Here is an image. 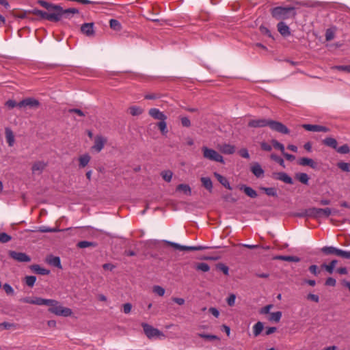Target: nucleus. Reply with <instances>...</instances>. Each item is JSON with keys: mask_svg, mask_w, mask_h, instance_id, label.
<instances>
[{"mask_svg": "<svg viewBox=\"0 0 350 350\" xmlns=\"http://www.w3.org/2000/svg\"><path fill=\"white\" fill-rule=\"evenodd\" d=\"M34 304L38 306H49V311L57 316L70 317L72 314L70 308L63 307L59 305V301L55 299L34 297Z\"/></svg>", "mask_w": 350, "mask_h": 350, "instance_id": "nucleus-1", "label": "nucleus"}, {"mask_svg": "<svg viewBox=\"0 0 350 350\" xmlns=\"http://www.w3.org/2000/svg\"><path fill=\"white\" fill-rule=\"evenodd\" d=\"M273 18L278 21H284L295 17L297 13L295 8L293 6H278L270 10Z\"/></svg>", "mask_w": 350, "mask_h": 350, "instance_id": "nucleus-2", "label": "nucleus"}, {"mask_svg": "<svg viewBox=\"0 0 350 350\" xmlns=\"http://www.w3.org/2000/svg\"><path fill=\"white\" fill-rule=\"evenodd\" d=\"M39 4L46 8L49 12H59V14H66V15H71L74 14H78L79 10L77 8H68V9H63L62 7H61L59 5H55L53 3H50L49 2H46L45 1L40 0L39 1Z\"/></svg>", "mask_w": 350, "mask_h": 350, "instance_id": "nucleus-3", "label": "nucleus"}, {"mask_svg": "<svg viewBox=\"0 0 350 350\" xmlns=\"http://www.w3.org/2000/svg\"><path fill=\"white\" fill-rule=\"evenodd\" d=\"M32 13L42 19H46L51 22H58L63 18H70V15L59 14V12H44L34 9Z\"/></svg>", "mask_w": 350, "mask_h": 350, "instance_id": "nucleus-4", "label": "nucleus"}, {"mask_svg": "<svg viewBox=\"0 0 350 350\" xmlns=\"http://www.w3.org/2000/svg\"><path fill=\"white\" fill-rule=\"evenodd\" d=\"M334 212L335 211L330 208H321L313 207L306 210L307 215L314 218L328 217Z\"/></svg>", "mask_w": 350, "mask_h": 350, "instance_id": "nucleus-5", "label": "nucleus"}, {"mask_svg": "<svg viewBox=\"0 0 350 350\" xmlns=\"http://www.w3.org/2000/svg\"><path fill=\"white\" fill-rule=\"evenodd\" d=\"M322 252L325 254H334L345 259H350V251H345L333 246H325L321 248Z\"/></svg>", "mask_w": 350, "mask_h": 350, "instance_id": "nucleus-6", "label": "nucleus"}, {"mask_svg": "<svg viewBox=\"0 0 350 350\" xmlns=\"http://www.w3.org/2000/svg\"><path fill=\"white\" fill-rule=\"evenodd\" d=\"M323 142L325 145L335 149L338 153H349L350 152V148L347 144H344L337 148L338 142L334 138L327 137L323 139Z\"/></svg>", "mask_w": 350, "mask_h": 350, "instance_id": "nucleus-7", "label": "nucleus"}, {"mask_svg": "<svg viewBox=\"0 0 350 350\" xmlns=\"http://www.w3.org/2000/svg\"><path fill=\"white\" fill-rule=\"evenodd\" d=\"M142 327H143L144 332L145 335L149 338L151 339L154 337H161L164 336V334L158 329L153 327L152 325L146 323H142Z\"/></svg>", "mask_w": 350, "mask_h": 350, "instance_id": "nucleus-8", "label": "nucleus"}, {"mask_svg": "<svg viewBox=\"0 0 350 350\" xmlns=\"http://www.w3.org/2000/svg\"><path fill=\"white\" fill-rule=\"evenodd\" d=\"M40 106V102L34 98H26L18 103V108L37 109Z\"/></svg>", "mask_w": 350, "mask_h": 350, "instance_id": "nucleus-9", "label": "nucleus"}, {"mask_svg": "<svg viewBox=\"0 0 350 350\" xmlns=\"http://www.w3.org/2000/svg\"><path fill=\"white\" fill-rule=\"evenodd\" d=\"M268 126L271 130L282 134H288L290 133L289 129L284 124L278 121L269 120Z\"/></svg>", "mask_w": 350, "mask_h": 350, "instance_id": "nucleus-10", "label": "nucleus"}, {"mask_svg": "<svg viewBox=\"0 0 350 350\" xmlns=\"http://www.w3.org/2000/svg\"><path fill=\"white\" fill-rule=\"evenodd\" d=\"M167 243L175 249L180 251H200L208 249V246L198 245V246H185L180 245L178 243L173 242H167Z\"/></svg>", "mask_w": 350, "mask_h": 350, "instance_id": "nucleus-11", "label": "nucleus"}, {"mask_svg": "<svg viewBox=\"0 0 350 350\" xmlns=\"http://www.w3.org/2000/svg\"><path fill=\"white\" fill-rule=\"evenodd\" d=\"M9 256L14 260L21 262H27L31 261V258L23 252L10 251Z\"/></svg>", "mask_w": 350, "mask_h": 350, "instance_id": "nucleus-12", "label": "nucleus"}, {"mask_svg": "<svg viewBox=\"0 0 350 350\" xmlns=\"http://www.w3.org/2000/svg\"><path fill=\"white\" fill-rule=\"evenodd\" d=\"M107 138L102 135H96L94 138V144L92 146V149L94 151L100 152L104 145L107 143Z\"/></svg>", "mask_w": 350, "mask_h": 350, "instance_id": "nucleus-13", "label": "nucleus"}, {"mask_svg": "<svg viewBox=\"0 0 350 350\" xmlns=\"http://www.w3.org/2000/svg\"><path fill=\"white\" fill-rule=\"evenodd\" d=\"M304 129L308 131L312 132H327L329 131V129L325 126L317 125V124H304L301 126Z\"/></svg>", "mask_w": 350, "mask_h": 350, "instance_id": "nucleus-14", "label": "nucleus"}, {"mask_svg": "<svg viewBox=\"0 0 350 350\" xmlns=\"http://www.w3.org/2000/svg\"><path fill=\"white\" fill-rule=\"evenodd\" d=\"M149 115L155 120H165L167 119V116L159 109L157 108H151L148 111Z\"/></svg>", "mask_w": 350, "mask_h": 350, "instance_id": "nucleus-15", "label": "nucleus"}, {"mask_svg": "<svg viewBox=\"0 0 350 350\" xmlns=\"http://www.w3.org/2000/svg\"><path fill=\"white\" fill-rule=\"evenodd\" d=\"M269 120L267 119H258V120H251L248 122V126L250 127L258 128V127H264L268 126Z\"/></svg>", "mask_w": 350, "mask_h": 350, "instance_id": "nucleus-16", "label": "nucleus"}, {"mask_svg": "<svg viewBox=\"0 0 350 350\" xmlns=\"http://www.w3.org/2000/svg\"><path fill=\"white\" fill-rule=\"evenodd\" d=\"M278 31L284 37H287L291 35V31L288 26L284 23L280 21L277 25Z\"/></svg>", "mask_w": 350, "mask_h": 350, "instance_id": "nucleus-17", "label": "nucleus"}, {"mask_svg": "<svg viewBox=\"0 0 350 350\" xmlns=\"http://www.w3.org/2000/svg\"><path fill=\"white\" fill-rule=\"evenodd\" d=\"M273 178L287 184H293V179L285 172L275 173Z\"/></svg>", "mask_w": 350, "mask_h": 350, "instance_id": "nucleus-18", "label": "nucleus"}, {"mask_svg": "<svg viewBox=\"0 0 350 350\" xmlns=\"http://www.w3.org/2000/svg\"><path fill=\"white\" fill-rule=\"evenodd\" d=\"M81 31L88 36H93L94 34V23H90L83 24L81 27Z\"/></svg>", "mask_w": 350, "mask_h": 350, "instance_id": "nucleus-19", "label": "nucleus"}, {"mask_svg": "<svg viewBox=\"0 0 350 350\" xmlns=\"http://www.w3.org/2000/svg\"><path fill=\"white\" fill-rule=\"evenodd\" d=\"M251 172L257 178H261L264 176V170L258 163H255L251 166Z\"/></svg>", "mask_w": 350, "mask_h": 350, "instance_id": "nucleus-20", "label": "nucleus"}, {"mask_svg": "<svg viewBox=\"0 0 350 350\" xmlns=\"http://www.w3.org/2000/svg\"><path fill=\"white\" fill-rule=\"evenodd\" d=\"M46 163H44V161H36L33 164L31 170L33 173L40 174L46 167Z\"/></svg>", "mask_w": 350, "mask_h": 350, "instance_id": "nucleus-21", "label": "nucleus"}, {"mask_svg": "<svg viewBox=\"0 0 350 350\" xmlns=\"http://www.w3.org/2000/svg\"><path fill=\"white\" fill-rule=\"evenodd\" d=\"M29 268L33 272L42 275H48L50 273L49 270L41 267L39 265H31Z\"/></svg>", "mask_w": 350, "mask_h": 350, "instance_id": "nucleus-22", "label": "nucleus"}, {"mask_svg": "<svg viewBox=\"0 0 350 350\" xmlns=\"http://www.w3.org/2000/svg\"><path fill=\"white\" fill-rule=\"evenodd\" d=\"M46 262L51 265L57 268H62L60 258L58 256H53L52 255L48 256L46 258Z\"/></svg>", "mask_w": 350, "mask_h": 350, "instance_id": "nucleus-23", "label": "nucleus"}, {"mask_svg": "<svg viewBox=\"0 0 350 350\" xmlns=\"http://www.w3.org/2000/svg\"><path fill=\"white\" fill-rule=\"evenodd\" d=\"M240 189L243 190L247 196L252 198H255L258 196L256 191L250 187L243 185Z\"/></svg>", "mask_w": 350, "mask_h": 350, "instance_id": "nucleus-24", "label": "nucleus"}, {"mask_svg": "<svg viewBox=\"0 0 350 350\" xmlns=\"http://www.w3.org/2000/svg\"><path fill=\"white\" fill-rule=\"evenodd\" d=\"M282 316V312L277 311L275 312L270 313L267 319L271 322L278 323L280 321Z\"/></svg>", "mask_w": 350, "mask_h": 350, "instance_id": "nucleus-25", "label": "nucleus"}, {"mask_svg": "<svg viewBox=\"0 0 350 350\" xmlns=\"http://www.w3.org/2000/svg\"><path fill=\"white\" fill-rule=\"evenodd\" d=\"M5 137L7 142L8 143L9 146H12L14 142V135L12 130L9 128L5 129Z\"/></svg>", "mask_w": 350, "mask_h": 350, "instance_id": "nucleus-26", "label": "nucleus"}, {"mask_svg": "<svg viewBox=\"0 0 350 350\" xmlns=\"http://www.w3.org/2000/svg\"><path fill=\"white\" fill-rule=\"evenodd\" d=\"M215 176L217 177V180L222 185H224L228 189L232 190V187H230L229 182L228 181V180L225 177H224V176H222L220 174H217V173H215Z\"/></svg>", "mask_w": 350, "mask_h": 350, "instance_id": "nucleus-27", "label": "nucleus"}, {"mask_svg": "<svg viewBox=\"0 0 350 350\" xmlns=\"http://www.w3.org/2000/svg\"><path fill=\"white\" fill-rule=\"evenodd\" d=\"M275 259L295 262H297L300 260V258L295 256H278L275 257Z\"/></svg>", "mask_w": 350, "mask_h": 350, "instance_id": "nucleus-28", "label": "nucleus"}, {"mask_svg": "<svg viewBox=\"0 0 350 350\" xmlns=\"http://www.w3.org/2000/svg\"><path fill=\"white\" fill-rule=\"evenodd\" d=\"M264 328L263 323L260 321L257 322L253 326V333L254 336H258L260 334L262 329Z\"/></svg>", "mask_w": 350, "mask_h": 350, "instance_id": "nucleus-29", "label": "nucleus"}, {"mask_svg": "<svg viewBox=\"0 0 350 350\" xmlns=\"http://www.w3.org/2000/svg\"><path fill=\"white\" fill-rule=\"evenodd\" d=\"M201 182L202 185L209 191H212L213 189V183L210 178L208 177H202L201 178Z\"/></svg>", "mask_w": 350, "mask_h": 350, "instance_id": "nucleus-30", "label": "nucleus"}, {"mask_svg": "<svg viewBox=\"0 0 350 350\" xmlns=\"http://www.w3.org/2000/svg\"><path fill=\"white\" fill-rule=\"evenodd\" d=\"M129 113L133 116H139L141 115L144 110L142 108L138 107V106H131L129 108Z\"/></svg>", "mask_w": 350, "mask_h": 350, "instance_id": "nucleus-31", "label": "nucleus"}, {"mask_svg": "<svg viewBox=\"0 0 350 350\" xmlns=\"http://www.w3.org/2000/svg\"><path fill=\"white\" fill-rule=\"evenodd\" d=\"M260 189L269 196L276 197L278 196L277 189L275 187H260Z\"/></svg>", "mask_w": 350, "mask_h": 350, "instance_id": "nucleus-32", "label": "nucleus"}, {"mask_svg": "<svg viewBox=\"0 0 350 350\" xmlns=\"http://www.w3.org/2000/svg\"><path fill=\"white\" fill-rule=\"evenodd\" d=\"M299 163L304 166L308 165L312 167H315V163H314V161L311 159L306 158V157L301 158L299 160Z\"/></svg>", "mask_w": 350, "mask_h": 350, "instance_id": "nucleus-33", "label": "nucleus"}, {"mask_svg": "<svg viewBox=\"0 0 350 350\" xmlns=\"http://www.w3.org/2000/svg\"><path fill=\"white\" fill-rule=\"evenodd\" d=\"M337 262L338 261L336 260H333L329 265L323 264L321 267L325 268L328 273H332Z\"/></svg>", "mask_w": 350, "mask_h": 350, "instance_id": "nucleus-34", "label": "nucleus"}, {"mask_svg": "<svg viewBox=\"0 0 350 350\" xmlns=\"http://www.w3.org/2000/svg\"><path fill=\"white\" fill-rule=\"evenodd\" d=\"M176 190L179 191H183L184 193L187 195H191V188L188 185L180 184L177 186Z\"/></svg>", "mask_w": 350, "mask_h": 350, "instance_id": "nucleus-35", "label": "nucleus"}, {"mask_svg": "<svg viewBox=\"0 0 350 350\" xmlns=\"http://www.w3.org/2000/svg\"><path fill=\"white\" fill-rule=\"evenodd\" d=\"M97 244L95 242L82 241L77 243V247L79 248H86L89 247H96Z\"/></svg>", "mask_w": 350, "mask_h": 350, "instance_id": "nucleus-36", "label": "nucleus"}, {"mask_svg": "<svg viewBox=\"0 0 350 350\" xmlns=\"http://www.w3.org/2000/svg\"><path fill=\"white\" fill-rule=\"evenodd\" d=\"M110 27L115 31H120L122 25L116 19H111L109 21Z\"/></svg>", "mask_w": 350, "mask_h": 350, "instance_id": "nucleus-37", "label": "nucleus"}, {"mask_svg": "<svg viewBox=\"0 0 350 350\" xmlns=\"http://www.w3.org/2000/svg\"><path fill=\"white\" fill-rule=\"evenodd\" d=\"M90 160V157L88 154H83L79 159V166L81 167H85Z\"/></svg>", "mask_w": 350, "mask_h": 350, "instance_id": "nucleus-38", "label": "nucleus"}, {"mask_svg": "<svg viewBox=\"0 0 350 350\" xmlns=\"http://www.w3.org/2000/svg\"><path fill=\"white\" fill-rule=\"evenodd\" d=\"M204 157L211 161H215L220 163H223L222 154H204Z\"/></svg>", "mask_w": 350, "mask_h": 350, "instance_id": "nucleus-39", "label": "nucleus"}, {"mask_svg": "<svg viewBox=\"0 0 350 350\" xmlns=\"http://www.w3.org/2000/svg\"><path fill=\"white\" fill-rule=\"evenodd\" d=\"M296 178L303 184L307 185L308 183L309 177L306 173L297 174Z\"/></svg>", "mask_w": 350, "mask_h": 350, "instance_id": "nucleus-40", "label": "nucleus"}, {"mask_svg": "<svg viewBox=\"0 0 350 350\" xmlns=\"http://www.w3.org/2000/svg\"><path fill=\"white\" fill-rule=\"evenodd\" d=\"M219 150L221 152V153L231 154L235 152V148L232 146L224 145L222 147L220 148Z\"/></svg>", "mask_w": 350, "mask_h": 350, "instance_id": "nucleus-41", "label": "nucleus"}, {"mask_svg": "<svg viewBox=\"0 0 350 350\" xmlns=\"http://www.w3.org/2000/svg\"><path fill=\"white\" fill-rule=\"evenodd\" d=\"M38 231L40 232H55L60 231V230L56 228H51L47 226H42L38 228Z\"/></svg>", "mask_w": 350, "mask_h": 350, "instance_id": "nucleus-42", "label": "nucleus"}, {"mask_svg": "<svg viewBox=\"0 0 350 350\" xmlns=\"http://www.w3.org/2000/svg\"><path fill=\"white\" fill-rule=\"evenodd\" d=\"M196 269L198 271H202L203 272H207L209 271L210 267L207 263L200 262L196 265Z\"/></svg>", "mask_w": 350, "mask_h": 350, "instance_id": "nucleus-43", "label": "nucleus"}, {"mask_svg": "<svg viewBox=\"0 0 350 350\" xmlns=\"http://www.w3.org/2000/svg\"><path fill=\"white\" fill-rule=\"evenodd\" d=\"M271 146L274 148V149L277 150H280L282 152V153H284V146L282 144L278 142L276 140H272L271 141Z\"/></svg>", "mask_w": 350, "mask_h": 350, "instance_id": "nucleus-44", "label": "nucleus"}, {"mask_svg": "<svg viewBox=\"0 0 350 350\" xmlns=\"http://www.w3.org/2000/svg\"><path fill=\"white\" fill-rule=\"evenodd\" d=\"M25 283L28 286L32 287L33 286L36 281V277L33 275H29L26 276L25 278Z\"/></svg>", "mask_w": 350, "mask_h": 350, "instance_id": "nucleus-45", "label": "nucleus"}, {"mask_svg": "<svg viewBox=\"0 0 350 350\" xmlns=\"http://www.w3.org/2000/svg\"><path fill=\"white\" fill-rule=\"evenodd\" d=\"M337 165L344 172H350V163L339 162Z\"/></svg>", "mask_w": 350, "mask_h": 350, "instance_id": "nucleus-46", "label": "nucleus"}, {"mask_svg": "<svg viewBox=\"0 0 350 350\" xmlns=\"http://www.w3.org/2000/svg\"><path fill=\"white\" fill-rule=\"evenodd\" d=\"M162 178L167 182H170L172 177V172L170 170L163 171L161 174Z\"/></svg>", "mask_w": 350, "mask_h": 350, "instance_id": "nucleus-47", "label": "nucleus"}, {"mask_svg": "<svg viewBox=\"0 0 350 350\" xmlns=\"http://www.w3.org/2000/svg\"><path fill=\"white\" fill-rule=\"evenodd\" d=\"M12 239L11 236L5 232H0V242L5 243L9 242Z\"/></svg>", "mask_w": 350, "mask_h": 350, "instance_id": "nucleus-48", "label": "nucleus"}, {"mask_svg": "<svg viewBox=\"0 0 350 350\" xmlns=\"http://www.w3.org/2000/svg\"><path fill=\"white\" fill-rule=\"evenodd\" d=\"M157 126L163 134L167 133V124L165 122V120L160 121L159 122H158Z\"/></svg>", "mask_w": 350, "mask_h": 350, "instance_id": "nucleus-49", "label": "nucleus"}, {"mask_svg": "<svg viewBox=\"0 0 350 350\" xmlns=\"http://www.w3.org/2000/svg\"><path fill=\"white\" fill-rule=\"evenodd\" d=\"M271 159L278 163L281 166L285 167L284 159L279 154H271Z\"/></svg>", "mask_w": 350, "mask_h": 350, "instance_id": "nucleus-50", "label": "nucleus"}, {"mask_svg": "<svg viewBox=\"0 0 350 350\" xmlns=\"http://www.w3.org/2000/svg\"><path fill=\"white\" fill-rule=\"evenodd\" d=\"M332 69H336L339 71H343L350 73V65L347 66H335L332 67Z\"/></svg>", "mask_w": 350, "mask_h": 350, "instance_id": "nucleus-51", "label": "nucleus"}, {"mask_svg": "<svg viewBox=\"0 0 350 350\" xmlns=\"http://www.w3.org/2000/svg\"><path fill=\"white\" fill-rule=\"evenodd\" d=\"M3 288L7 295H13L14 294L13 288L9 284H4Z\"/></svg>", "mask_w": 350, "mask_h": 350, "instance_id": "nucleus-52", "label": "nucleus"}, {"mask_svg": "<svg viewBox=\"0 0 350 350\" xmlns=\"http://www.w3.org/2000/svg\"><path fill=\"white\" fill-rule=\"evenodd\" d=\"M152 291L154 293L159 296H163L165 294V289L160 286H154Z\"/></svg>", "mask_w": 350, "mask_h": 350, "instance_id": "nucleus-53", "label": "nucleus"}, {"mask_svg": "<svg viewBox=\"0 0 350 350\" xmlns=\"http://www.w3.org/2000/svg\"><path fill=\"white\" fill-rule=\"evenodd\" d=\"M273 308L272 304L267 305L264 307H262L260 310L259 313L261 314H270V310Z\"/></svg>", "mask_w": 350, "mask_h": 350, "instance_id": "nucleus-54", "label": "nucleus"}, {"mask_svg": "<svg viewBox=\"0 0 350 350\" xmlns=\"http://www.w3.org/2000/svg\"><path fill=\"white\" fill-rule=\"evenodd\" d=\"M308 269L314 275H318L321 273V269L315 265L310 266Z\"/></svg>", "mask_w": 350, "mask_h": 350, "instance_id": "nucleus-55", "label": "nucleus"}, {"mask_svg": "<svg viewBox=\"0 0 350 350\" xmlns=\"http://www.w3.org/2000/svg\"><path fill=\"white\" fill-rule=\"evenodd\" d=\"M15 327L14 323H10L8 322H3L0 323V329H10L12 327Z\"/></svg>", "mask_w": 350, "mask_h": 350, "instance_id": "nucleus-56", "label": "nucleus"}, {"mask_svg": "<svg viewBox=\"0 0 350 350\" xmlns=\"http://www.w3.org/2000/svg\"><path fill=\"white\" fill-rule=\"evenodd\" d=\"M199 336L200 338L208 339V340H218L219 338L215 335H211V334H200Z\"/></svg>", "mask_w": 350, "mask_h": 350, "instance_id": "nucleus-57", "label": "nucleus"}, {"mask_svg": "<svg viewBox=\"0 0 350 350\" xmlns=\"http://www.w3.org/2000/svg\"><path fill=\"white\" fill-rule=\"evenodd\" d=\"M260 146H261L262 150L263 151H266V152H269L272 149L271 144H269L268 143H266V142H262L260 144Z\"/></svg>", "mask_w": 350, "mask_h": 350, "instance_id": "nucleus-58", "label": "nucleus"}, {"mask_svg": "<svg viewBox=\"0 0 350 350\" xmlns=\"http://www.w3.org/2000/svg\"><path fill=\"white\" fill-rule=\"evenodd\" d=\"M307 299L308 300H310V301H313L316 303H318L319 301V297L317 295H314V294H312V293H309L308 295H307Z\"/></svg>", "mask_w": 350, "mask_h": 350, "instance_id": "nucleus-59", "label": "nucleus"}, {"mask_svg": "<svg viewBox=\"0 0 350 350\" xmlns=\"http://www.w3.org/2000/svg\"><path fill=\"white\" fill-rule=\"evenodd\" d=\"M21 302L26 303V304H34V298L31 297H25L23 298H21L20 299Z\"/></svg>", "mask_w": 350, "mask_h": 350, "instance_id": "nucleus-60", "label": "nucleus"}, {"mask_svg": "<svg viewBox=\"0 0 350 350\" xmlns=\"http://www.w3.org/2000/svg\"><path fill=\"white\" fill-rule=\"evenodd\" d=\"M181 124L185 127H189L191 126V122L187 117H183L180 119Z\"/></svg>", "mask_w": 350, "mask_h": 350, "instance_id": "nucleus-61", "label": "nucleus"}, {"mask_svg": "<svg viewBox=\"0 0 350 350\" xmlns=\"http://www.w3.org/2000/svg\"><path fill=\"white\" fill-rule=\"evenodd\" d=\"M236 297L234 294H231L227 299V303L230 306L234 305Z\"/></svg>", "mask_w": 350, "mask_h": 350, "instance_id": "nucleus-62", "label": "nucleus"}, {"mask_svg": "<svg viewBox=\"0 0 350 350\" xmlns=\"http://www.w3.org/2000/svg\"><path fill=\"white\" fill-rule=\"evenodd\" d=\"M132 309V305L130 303H126L123 305V312L125 314H129L131 312Z\"/></svg>", "mask_w": 350, "mask_h": 350, "instance_id": "nucleus-63", "label": "nucleus"}, {"mask_svg": "<svg viewBox=\"0 0 350 350\" xmlns=\"http://www.w3.org/2000/svg\"><path fill=\"white\" fill-rule=\"evenodd\" d=\"M336 281L333 278H328L325 281V285L329 286H334L336 285Z\"/></svg>", "mask_w": 350, "mask_h": 350, "instance_id": "nucleus-64", "label": "nucleus"}]
</instances>
